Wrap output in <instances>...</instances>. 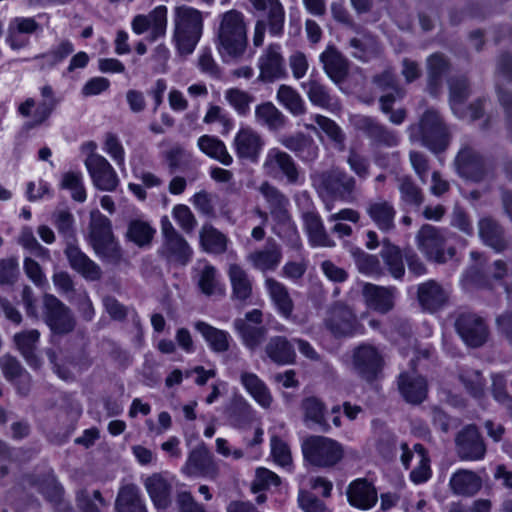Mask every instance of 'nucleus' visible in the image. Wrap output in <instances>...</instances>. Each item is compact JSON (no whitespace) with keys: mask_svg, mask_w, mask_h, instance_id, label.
<instances>
[{"mask_svg":"<svg viewBox=\"0 0 512 512\" xmlns=\"http://www.w3.org/2000/svg\"><path fill=\"white\" fill-rule=\"evenodd\" d=\"M203 28L202 11L188 5L174 8L172 41L180 56L186 57L194 52L202 37Z\"/></svg>","mask_w":512,"mask_h":512,"instance_id":"nucleus-2","label":"nucleus"},{"mask_svg":"<svg viewBox=\"0 0 512 512\" xmlns=\"http://www.w3.org/2000/svg\"><path fill=\"white\" fill-rule=\"evenodd\" d=\"M240 382L251 397L262 407L268 408L272 403V395L265 382L252 372H242Z\"/></svg>","mask_w":512,"mask_h":512,"instance_id":"nucleus-45","label":"nucleus"},{"mask_svg":"<svg viewBox=\"0 0 512 512\" xmlns=\"http://www.w3.org/2000/svg\"><path fill=\"white\" fill-rule=\"evenodd\" d=\"M0 367L5 378L15 383L18 392L21 395H27L30 390L31 376L20 362L15 357L3 355L0 357Z\"/></svg>","mask_w":512,"mask_h":512,"instance_id":"nucleus-35","label":"nucleus"},{"mask_svg":"<svg viewBox=\"0 0 512 512\" xmlns=\"http://www.w3.org/2000/svg\"><path fill=\"white\" fill-rule=\"evenodd\" d=\"M282 260L280 245L273 239L268 238L266 244L247 255L248 263L261 272L274 271Z\"/></svg>","mask_w":512,"mask_h":512,"instance_id":"nucleus-22","label":"nucleus"},{"mask_svg":"<svg viewBox=\"0 0 512 512\" xmlns=\"http://www.w3.org/2000/svg\"><path fill=\"white\" fill-rule=\"evenodd\" d=\"M454 327L463 342L472 348L484 345L489 336V328L485 320L474 313L459 314L455 319Z\"/></svg>","mask_w":512,"mask_h":512,"instance_id":"nucleus-11","label":"nucleus"},{"mask_svg":"<svg viewBox=\"0 0 512 512\" xmlns=\"http://www.w3.org/2000/svg\"><path fill=\"white\" fill-rule=\"evenodd\" d=\"M196 271L197 286L203 294L211 296L220 291L217 269L213 265L205 263Z\"/></svg>","mask_w":512,"mask_h":512,"instance_id":"nucleus-57","label":"nucleus"},{"mask_svg":"<svg viewBox=\"0 0 512 512\" xmlns=\"http://www.w3.org/2000/svg\"><path fill=\"white\" fill-rule=\"evenodd\" d=\"M115 509L117 512H147L140 489L135 484H127L119 489Z\"/></svg>","mask_w":512,"mask_h":512,"instance_id":"nucleus-43","label":"nucleus"},{"mask_svg":"<svg viewBox=\"0 0 512 512\" xmlns=\"http://www.w3.org/2000/svg\"><path fill=\"white\" fill-rule=\"evenodd\" d=\"M64 254L70 267L87 281H99L102 278L101 267L87 256L77 245L68 244Z\"/></svg>","mask_w":512,"mask_h":512,"instance_id":"nucleus-20","label":"nucleus"},{"mask_svg":"<svg viewBox=\"0 0 512 512\" xmlns=\"http://www.w3.org/2000/svg\"><path fill=\"white\" fill-rule=\"evenodd\" d=\"M262 167L271 177L282 175L288 184L294 185L300 181V170L295 160L279 148H271L267 151Z\"/></svg>","mask_w":512,"mask_h":512,"instance_id":"nucleus-12","label":"nucleus"},{"mask_svg":"<svg viewBox=\"0 0 512 512\" xmlns=\"http://www.w3.org/2000/svg\"><path fill=\"white\" fill-rule=\"evenodd\" d=\"M383 358L376 347L363 344L353 352V367L366 381H373L381 372Z\"/></svg>","mask_w":512,"mask_h":512,"instance_id":"nucleus-18","label":"nucleus"},{"mask_svg":"<svg viewBox=\"0 0 512 512\" xmlns=\"http://www.w3.org/2000/svg\"><path fill=\"white\" fill-rule=\"evenodd\" d=\"M167 7L159 5L151 10L147 15H136L132 20V30L137 35L147 31L149 34L146 39L149 42H155L166 35L167 30Z\"/></svg>","mask_w":512,"mask_h":512,"instance_id":"nucleus-16","label":"nucleus"},{"mask_svg":"<svg viewBox=\"0 0 512 512\" xmlns=\"http://www.w3.org/2000/svg\"><path fill=\"white\" fill-rule=\"evenodd\" d=\"M348 46L352 49L351 55L363 62H367L379 51L376 39L369 34H363L361 38H351Z\"/></svg>","mask_w":512,"mask_h":512,"instance_id":"nucleus-56","label":"nucleus"},{"mask_svg":"<svg viewBox=\"0 0 512 512\" xmlns=\"http://www.w3.org/2000/svg\"><path fill=\"white\" fill-rule=\"evenodd\" d=\"M449 486L455 495L471 497L482 488V479L474 471L459 469L452 474Z\"/></svg>","mask_w":512,"mask_h":512,"instance_id":"nucleus-40","label":"nucleus"},{"mask_svg":"<svg viewBox=\"0 0 512 512\" xmlns=\"http://www.w3.org/2000/svg\"><path fill=\"white\" fill-rule=\"evenodd\" d=\"M301 218L312 246L333 247L335 245L327 234L320 215L313 208L303 211Z\"/></svg>","mask_w":512,"mask_h":512,"instance_id":"nucleus-31","label":"nucleus"},{"mask_svg":"<svg viewBox=\"0 0 512 512\" xmlns=\"http://www.w3.org/2000/svg\"><path fill=\"white\" fill-rule=\"evenodd\" d=\"M60 188L70 191L71 198L76 202L82 203L87 198L86 190L83 184V176L81 172H65L62 175Z\"/></svg>","mask_w":512,"mask_h":512,"instance_id":"nucleus-58","label":"nucleus"},{"mask_svg":"<svg viewBox=\"0 0 512 512\" xmlns=\"http://www.w3.org/2000/svg\"><path fill=\"white\" fill-rule=\"evenodd\" d=\"M410 137L419 136L421 144L433 153H440L449 145V131L443 118L435 109H427L417 125L410 128Z\"/></svg>","mask_w":512,"mask_h":512,"instance_id":"nucleus-4","label":"nucleus"},{"mask_svg":"<svg viewBox=\"0 0 512 512\" xmlns=\"http://www.w3.org/2000/svg\"><path fill=\"white\" fill-rule=\"evenodd\" d=\"M301 408L304 412L305 422H312L323 432L330 430V425L325 419V405L320 399L314 396L307 397L302 400Z\"/></svg>","mask_w":512,"mask_h":512,"instance_id":"nucleus-54","label":"nucleus"},{"mask_svg":"<svg viewBox=\"0 0 512 512\" xmlns=\"http://www.w3.org/2000/svg\"><path fill=\"white\" fill-rule=\"evenodd\" d=\"M428 90L436 96L442 85L443 76L448 72L450 64L441 53H434L427 58Z\"/></svg>","mask_w":512,"mask_h":512,"instance_id":"nucleus-48","label":"nucleus"},{"mask_svg":"<svg viewBox=\"0 0 512 512\" xmlns=\"http://www.w3.org/2000/svg\"><path fill=\"white\" fill-rule=\"evenodd\" d=\"M39 338L40 333L36 329L22 331L14 335L15 345L31 367H38L40 364L39 358L35 354Z\"/></svg>","mask_w":512,"mask_h":512,"instance_id":"nucleus-50","label":"nucleus"},{"mask_svg":"<svg viewBox=\"0 0 512 512\" xmlns=\"http://www.w3.org/2000/svg\"><path fill=\"white\" fill-rule=\"evenodd\" d=\"M322 186L336 198L351 201L356 187L355 179L346 172L332 169L322 175Z\"/></svg>","mask_w":512,"mask_h":512,"instance_id":"nucleus-21","label":"nucleus"},{"mask_svg":"<svg viewBox=\"0 0 512 512\" xmlns=\"http://www.w3.org/2000/svg\"><path fill=\"white\" fill-rule=\"evenodd\" d=\"M455 452L463 461H480L485 458L486 443L476 425L468 424L457 432Z\"/></svg>","mask_w":512,"mask_h":512,"instance_id":"nucleus-10","label":"nucleus"},{"mask_svg":"<svg viewBox=\"0 0 512 512\" xmlns=\"http://www.w3.org/2000/svg\"><path fill=\"white\" fill-rule=\"evenodd\" d=\"M478 234L482 242L496 252H502L508 247L504 229L491 217H484L479 220Z\"/></svg>","mask_w":512,"mask_h":512,"instance_id":"nucleus-34","label":"nucleus"},{"mask_svg":"<svg viewBox=\"0 0 512 512\" xmlns=\"http://www.w3.org/2000/svg\"><path fill=\"white\" fill-rule=\"evenodd\" d=\"M225 98L241 116H245L249 113L250 105L254 102L252 95L237 88L227 90Z\"/></svg>","mask_w":512,"mask_h":512,"instance_id":"nucleus-64","label":"nucleus"},{"mask_svg":"<svg viewBox=\"0 0 512 512\" xmlns=\"http://www.w3.org/2000/svg\"><path fill=\"white\" fill-rule=\"evenodd\" d=\"M144 486L156 509L165 510L171 505L172 485L161 474L147 477Z\"/></svg>","mask_w":512,"mask_h":512,"instance_id":"nucleus-33","label":"nucleus"},{"mask_svg":"<svg viewBox=\"0 0 512 512\" xmlns=\"http://www.w3.org/2000/svg\"><path fill=\"white\" fill-rule=\"evenodd\" d=\"M264 139L251 127H242L236 133L233 147L237 157L256 163L264 147Z\"/></svg>","mask_w":512,"mask_h":512,"instance_id":"nucleus-19","label":"nucleus"},{"mask_svg":"<svg viewBox=\"0 0 512 512\" xmlns=\"http://www.w3.org/2000/svg\"><path fill=\"white\" fill-rule=\"evenodd\" d=\"M92 249L102 261L108 264L119 265L123 260V252L116 237L94 245Z\"/></svg>","mask_w":512,"mask_h":512,"instance_id":"nucleus-60","label":"nucleus"},{"mask_svg":"<svg viewBox=\"0 0 512 512\" xmlns=\"http://www.w3.org/2000/svg\"><path fill=\"white\" fill-rule=\"evenodd\" d=\"M51 221L61 236L65 238L74 236L75 219L68 208L55 209L51 215Z\"/></svg>","mask_w":512,"mask_h":512,"instance_id":"nucleus-62","label":"nucleus"},{"mask_svg":"<svg viewBox=\"0 0 512 512\" xmlns=\"http://www.w3.org/2000/svg\"><path fill=\"white\" fill-rule=\"evenodd\" d=\"M455 167L459 176L473 182L484 180L490 172L488 162L469 145L463 146L458 152Z\"/></svg>","mask_w":512,"mask_h":512,"instance_id":"nucleus-14","label":"nucleus"},{"mask_svg":"<svg viewBox=\"0 0 512 512\" xmlns=\"http://www.w3.org/2000/svg\"><path fill=\"white\" fill-rule=\"evenodd\" d=\"M445 232L433 225L425 224L416 234L419 250L429 259L437 263H445L455 255V248H446Z\"/></svg>","mask_w":512,"mask_h":512,"instance_id":"nucleus-7","label":"nucleus"},{"mask_svg":"<svg viewBox=\"0 0 512 512\" xmlns=\"http://www.w3.org/2000/svg\"><path fill=\"white\" fill-rule=\"evenodd\" d=\"M74 51L73 44L68 40L61 41L56 47L50 51L36 55L35 60L43 59L44 62L41 65V69L51 68L62 62L67 56Z\"/></svg>","mask_w":512,"mask_h":512,"instance_id":"nucleus-61","label":"nucleus"},{"mask_svg":"<svg viewBox=\"0 0 512 512\" xmlns=\"http://www.w3.org/2000/svg\"><path fill=\"white\" fill-rule=\"evenodd\" d=\"M112 238H115V235L110 219L99 210L91 211L87 235L90 246L92 247L99 243L106 242Z\"/></svg>","mask_w":512,"mask_h":512,"instance_id":"nucleus-42","label":"nucleus"},{"mask_svg":"<svg viewBox=\"0 0 512 512\" xmlns=\"http://www.w3.org/2000/svg\"><path fill=\"white\" fill-rule=\"evenodd\" d=\"M265 287L276 308L277 313L286 320L293 318L294 302L288 289L273 278L265 280Z\"/></svg>","mask_w":512,"mask_h":512,"instance_id":"nucleus-36","label":"nucleus"},{"mask_svg":"<svg viewBox=\"0 0 512 512\" xmlns=\"http://www.w3.org/2000/svg\"><path fill=\"white\" fill-rule=\"evenodd\" d=\"M448 296V291L433 280L421 284L418 288V300L421 306L430 312L442 308Z\"/></svg>","mask_w":512,"mask_h":512,"instance_id":"nucleus-38","label":"nucleus"},{"mask_svg":"<svg viewBox=\"0 0 512 512\" xmlns=\"http://www.w3.org/2000/svg\"><path fill=\"white\" fill-rule=\"evenodd\" d=\"M301 86L305 91L308 100L314 106L328 111H335L339 109V101L337 97L331 94L330 89L313 74H311L309 79L306 82H303Z\"/></svg>","mask_w":512,"mask_h":512,"instance_id":"nucleus-25","label":"nucleus"},{"mask_svg":"<svg viewBox=\"0 0 512 512\" xmlns=\"http://www.w3.org/2000/svg\"><path fill=\"white\" fill-rule=\"evenodd\" d=\"M346 494L349 504L361 510L372 508L378 499L375 487L363 478L352 481L347 487Z\"/></svg>","mask_w":512,"mask_h":512,"instance_id":"nucleus-30","label":"nucleus"},{"mask_svg":"<svg viewBox=\"0 0 512 512\" xmlns=\"http://www.w3.org/2000/svg\"><path fill=\"white\" fill-rule=\"evenodd\" d=\"M247 44V23L244 14L235 9L220 14L215 32V45L222 58L242 57Z\"/></svg>","mask_w":512,"mask_h":512,"instance_id":"nucleus-1","label":"nucleus"},{"mask_svg":"<svg viewBox=\"0 0 512 512\" xmlns=\"http://www.w3.org/2000/svg\"><path fill=\"white\" fill-rule=\"evenodd\" d=\"M162 245L159 255L169 263L187 265L193 255V250L187 240L176 230L168 216L160 220Z\"/></svg>","mask_w":512,"mask_h":512,"instance_id":"nucleus-6","label":"nucleus"},{"mask_svg":"<svg viewBox=\"0 0 512 512\" xmlns=\"http://www.w3.org/2000/svg\"><path fill=\"white\" fill-rule=\"evenodd\" d=\"M249 2L255 11L265 14L269 33L273 36L282 35L285 11L280 0H249Z\"/></svg>","mask_w":512,"mask_h":512,"instance_id":"nucleus-29","label":"nucleus"},{"mask_svg":"<svg viewBox=\"0 0 512 512\" xmlns=\"http://www.w3.org/2000/svg\"><path fill=\"white\" fill-rule=\"evenodd\" d=\"M194 329L201 334L209 348L215 353H224L230 349V334L204 321H196Z\"/></svg>","mask_w":512,"mask_h":512,"instance_id":"nucleus-41","label":"nucleus"},{"mask_svg":"<svg viewBox=\"0 0 512 512\" xmlns=\"http://www.w3.org/2000/svg\"><path fill=\"white\" fill-rule=\"evenodd\" d=\"M398 389L407 403L417 405L426 399L428 384L420 375L403 372L398 377Z\"/></svg>","mask_w":512,"mask_h":512,"instance_id":"nucleus-26","label":"nucleus"},{"mask_svg":"<svg viewBox=\"0 0 512 512\" xmlns=\"http://www.w3.org/2000/svg\"><path fill=\"white\" fill-rule=\"evenodd\" d=\"M397 188L404 206L419 208L423 204V191L410 176L397 178Z\"/></svg>","mask_w":512,"mask_h":512,"instance_id":"nucleus-53","label":"nucleus"},{"mask_svg":"<svg viewBox=\"0 0 512 512\" xmlns=\"http://www.w3.org/2000/svg\"><path fill=\"white\" fill-rule=\"evenodd\" d=\"M448 85L452 112L456 117L464 119V104L470 94L468 80L464 76H456L448 80Z\"/></svg>","mask_w":512,"mask_h":512,"instance_id":"nucleus-44","label":"nucleus"},{"mask_svg":"<svg viewBox=\"0 0 512 512\" xmlns=\"http://www.w3.org/2000/svg\"><path fill=\"white\" fill-rule=\"evenodd\" d=\"M319 61L328 78L335 84L342 83L349 72V62L333 45H329L320 54Z\"/></svg>","mask_w":512,"mask_h":512,"instance_id":"nucleus-23","label":"nucleus"},{"mask_svg":"<svg viewBox=\"0 0 512 512\" xmlns=\"http://www.w3.org/2000/svg\"><path fill=\"white\" fill-rule=\"evenodd\" d=\"M255 121L269 131H278L286 124L285 115L271 102H264L255 108Z\"/></svg>","mask_w":512,"mask_h":512,"instance_id":"nucleus-49","label":"nucleus"},{"mask_svg":"<svg viewBox=\"0 0 512 512\" xmlns=\"http://www.w3.org/2000/svg\"><path fill=\"white\" fill-rule=\"evenodd\" d=\"M227 274L232 287V298L241 302L248 300L252 295V281L246 270L238 264H230Z\"/></svg>","mask_w":512,"mask_h":512,"instance_id":"nucleus-46","label":"nucleus"},{"mask_svg":"<svg viewBox=\"0 0 512 512\" xmlns=\"http://www.w3.org/2000/svg\"><path fill=\"white\" fill-rule=\"evenodd\" d=\"M277 101L285 107L294 116H299L305 113V102L299 92L291 86L282 84L279 86Z\"/></svg>","mask_w":512,"mask_h":512,"instance_id":"nucleus-55","label":"nucleus"},{"mask_svg":"<svg viewBox=\"0 0 512 512\" xmlns=\"http://www.w3.org/2000/svg\"><path fill=\"white\" fill-rule=\"evenodd\" d=\"M94 187L101 191L113 192L120 180L112 165L102 155H88L84 161Z\"/></svg>","mask_w":512,"mask_h":512,"instance_id":"nucleus-15","label":"nucleus"},{"mask_svg":"<svg viewBox=\"0 0 512 512\" xmlns=\"http://www.w3.org/2000/svg\"><path fill=\"white\" fill-rule=\"evenodd\" d=\"M265 354L275 364L284 366L293 364L296 352L293 344L284 336H273L265 346Z\"/></svg>","mask_w":512,"mask_h":512,"instance_id":"nucleus-39","label":"nucleus"},{"mask_svg":"<svg viewBox=\"0 0 512 512\" xmlns=\"http://www.w3.org/2000/svg\"><path fill=\"white\" fill-rule=\"evenodd\" d=\"M200 245L205 252L222 254L227 250V237L211 224H204L199 231Z\"/></svg>","mask_w":512,"mask_h":512,"instance_id":"nucleus-52","label":"nucleus"},{"mask_svg":"<svg viewBox=\"0 0 512 512\" xmlns=\"http://www.w3.org/2000/svg\"><path fill=\"white\" fill-rule=\"evenodd\" d=\"M259 192L267 202L269 213L277 223L274 232L293 249L301 247V239L289 212V198L268 181L259 186Z\"/></svg>","mask_w":512,"mask_h":512,"instance_id":"nucleus-3","label":"nucleus"},{"mask_svg":"<svg viewBox=\"0 0 512 512\" xmlns=\"http://www.w3.org/2000/svg\"><path fill=\"white\" fill-rule=\"evenodd\" d=\"M380 256L389 274L396 280H401L405 274L402 250L388 239L382 241Z\"/></svg>","mask_w":512,"mask_h":512,"instance_id":"nucleus-47","label":"nucleus"},{"mask_svg":"<svg viewBox=\"0 0 512 512\" xmlns=\"http://www.w3.org/2000/svg\"><path fill=\"white\" fill-rule=\"evenodd\" d=\"M281 145L293 152L302 161H312L318 155V147L313 139L304 133L282 136L279 139Z\"/></svg>","mask_w":512,"mask_h":512,"instance_id":"nucleus-37","label":"nucleus"},{"mask_svg":"<svg viewBox=\"0 0 512 512\" xmlns=\"http://www.w3.org/2000/svg\"><path fill=\"white\" fill-rule=\"evenodd\" d=\"M42 314L53 334L65 335L75 329L76 320L71 309L52 294L44 295Z\"/></svg>","mask_w":512,"mask_h":512,"instance_id":"nucleus-8","label":"nucleus"},{"mask_svg":"<svg viewBox=\"0 0 512 512\" xmlns=\"http://www.w3.org/2000/svg\"><path fill=\"white\" fill-rule=\"evenodd\" d=\"M263 313L259 309L247 312L243 318H236L233 327L242 344L250 351L258 349L266 340L268 329L263 324Z\"/></svg>","mask_w":512,"mask_h":512,"instance_id":"nucleus-9","label":"nucleus"},{"mask_svg":"<svg viewBox=\"0 0 512 512\" xmlns=\"http://www.w3.org/2000/svg\"><path fill=\"white\" fill-rule=\"evenodd\" d=\"M216 471L212 456L204 445L194 448L182 467V472L187 476H213Z\"/></svg>","mask_w":512,"mask_h":512,"instance_id":"nucleus-27","label":"nucleus"},{"mask_svg":"<svg viewBox=\"0 0 512 512\" xmlns=\"http://www.w3.org/2000/svg\"><path fill=\"white\" fill-rule=\"evenodd\" d=\"M154 234L155 229L148 222L142 220H132L126 233L128 239L140 247L149 245Z\"/></svg>","mask_w":512,"mask_h":512,"instance_id":"nucleus-59","label":"nucleus"},{"mask_svg":"<svg viewBox=\"0 0 512 512\" xmlns=\"http://www.w3.org/2000/svg\"><path fill=\"white\" fill-rule=\"evenodd\" d=\"M258 80L272 83L287 75L285 60L279 44H270L258 58Z\"/></svg>","mask_w":512,"mask_h":512,"instance_id":"nucleus-17","label":"nucleus"},{"mask_svg":"<svg viewBox=\"0 0 512 512\" xmlns=\"http://www.w3.org/2000/svg\"><path fill=\"white\" fill-rule=\"evenodd\" d=\"M353 125L361 132L372 145L382 147H395L400 142L399 134L380 123L371 116L358 115L353 120Z\"/></svg>","mask_w":512,"mask_h":512,"instance_id":"nucleus-13","label":"nucleus"},{"mask_svg":"<svg viewBox=\"0 0 512 512\" xmlns=\"http://www.w3.org/2000/svg\"><path fill=\"white\" fill-rule=\"evenodd\" d=\"M362 294L366 305L382 314L389 312L394 307L396 288L383 287L372 283L363 286Z\"/></svg>","mask_w":512,"mask_h":512,"instance_id":"nucleus-28","label":"nucleus"},{"mask_svg":"<svg viewBox=\"0 0 512 512\" xmlns=\"http://www.w3.org/2000/svg\"><path fill=\"white\" fill-rule=\"evenodd\" d=\"M304 459L319 468H331L344 456V448L338 441L320 435H311L302 443Z\"/></svg>","mask_w":512,"mask_h":512,"instance_id":"nucleus-5","label":"nucleus"},{"mask_svg":"<svg viewBox=\"0 0 512 512\" xmlns=\"http://www.w3.org/2000/svg\"><path fill=\"white\" fill-rule=\"evenodd\" d=\"M366 212L379 230L388 232L395 228L396 209L390 201L383 198L371 200Z\"/></svg>","mask_w":512,"mask_h":512,"instance_id":"nucleus-32","label":"nucleus"},{"mask_svg":"<svg viewBox=\"0 0 512 512\" xmlns=\"http://www.w3.org/2000/svg\"><path fill=\"white\" fill-rule=\"evenodd\" d=\"M76 501L82 512H101L100 506L107 505L99 490H94L92 494L85 489L80 490L76 495Z\"/></svg>","mask_w":512,"mask_h":512,"instance_id":"nucleus-63","label":"nucleus"},{"mask_svg":"<svg viewBox=\"0 0 512 512\" xmlns=\"http://www.w3.org/2000/svg\"><path fill=\"white\" fill-rule=\"evenodd\" d=\"M197 146L205 155L225 166H230L233 163V157L228 152L226 145L217 137L202 135L198 138Z\"/></svg>","mask_w":512,"mask_h":512,"instance_id":"nucleus-51","label":"nucleus"},{"mask_svg":"<svg viewBox=\"0 0 512 512\" xmlns=\"http://www.w3.org/2000/svg\"><path fill=\"white\" fill-rule=\"evenodd\" d=\"M325 325L335 336L351 335L355 330L356 316L349 307L335 304L328 311Z\"/></svg>","mask_w":512,"mask_h":512,"instance_id":"nucleus-24","label":"nucleus"}]
</instances>
